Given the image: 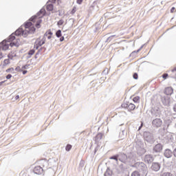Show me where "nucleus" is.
<instances>
[{"label": "nucleus", "instance_id": "obj_1", "mask_svg": "<svg viewBox=\"0 0 176 176\" xmlns=\"http://www.w3.org/2000/svg\"><path fill=\"white\" fill-rule=\"evenodd\" d=\"M35 31H36V28L35 27H32L30 29H26L23 30V28H19L17 29L14 33L16 36H23V38H27L28 34H35Z\"/></svg>", "mask_w": 176, "mask_h": 176}, {"label": "nucleus", "instance_id": "obj_2", "mask_svg": "<svg viewBox=\"0 0 176 176\" xmlns=\"http://www.w3.org/2000/svg\"><path fill=\"white\" fill-rule=\"evenodd\" d=\"M132 167L137 168L140 173H142V176L148 175V166L145 163L142 162H138L132 165Z\"/></svg>", "mask_w": 176, "mask_h": 176}, {"label": "nucleus", "instance_id": "obj_3", "mask_svg": "<svg viewBox=\"0 0 176 176\" xmlns=\"http://www.w3.org/2000/svg\"><path fill=\"white\" fill-rule=\"evenodd\" d=\"M144 138L148 144H153L155 142V138H153V134L151 133V132H144Z\"/></svg>", "mask_w": 176, "mask_h": 176}, {"label": "nucleus", "instance_id": "obj_4", "mask_svg": "<svg viewBox=\"0 0 176 176\" xmlns=\"http://www.w3.org/2000/svg\"><path fill=\"white\" fill-rule=\"evenodd\" d=\"M43 173V168L41 166H35L33 170L30 173V176L41 175Z\"/></svg>", "mask_w": 176, "mask_h": 176}, {"label": "nucleus", "instance_id": "obj_5", "mask_svg": "<svg viewBox=\"0 0 176 176\" xmlns=\"http://www.w3.org/2000/svg\"><path fill=\"white\" fill-rule=\"evenodd\" d=\"M45 13H46V10L44 8H42L36 14V15H34L30 19V21H34V20H35V19H36L37 17H38L39 19H41V17H43V16H45Z\"/></svg>", "mask_w": 176, "mask_h": 176}, {"label": "nucleus", "instance_id": "obj_6", "mask_svg": "<svg viewBox=\"0 0 176 176\" xmlns=\"http://www.w3.org/2000/svg\"><path fill=\"white\" fill-rule=\"evenodd\" d=\"M14 39H16V36H14V33H12L7 40L4 41H6V42H7V43L8 44V47L9 46L13 47V46H16V43L13 42Z\"/></svg>", "mask_w": 176, "mask_h": 176}, {"label": "nucleus", "instance_id": "obj_7", "mask_svg": "<svg viewBox=\"0 0 176 176\" xmlns=\"http://www.w3.org/2000/svg\"><path fill=\"white\" fill-rule=\"evenodd\" d=\"M152 124L153 127L159 129V127H162V125L163 124V120H162L160 118L153 119L152 121Z\"/></svg>", "mask_w": 176, "mask_h": 176}, {"label": "nucleus", "instance_id": "obj_8", "mask_svg": "<svg viewBox=\"0 0 176 176\" xmlns=\"http://www.w3.org/2000/svg\"><path fill=\"white\" fill-rule=\"evenodd\" d=\"M162 168V165L159 162H153L151 164V170L152 171H155V173H157Z\"/></svg>", "mask_w": 176, "mask_h": 176}, {"label": "nucleus", "instance_id": "obj_9", "mask_svg": "<svg viewBox=\"0 0 176 176\" xmlns=\"http://www.w3.org/2000/svg\"><path fill=\"white\" fill-rule=\"evenodd\" d=\"M153 160H155V158L151 154L146 155L144 157V162L147 163V164H151V163H153Z\"/></svg>", "mask_w": 176, "mask_h": 176}, {"label": "nucleus", "instance_id": "obj_10", "mask_svg": "<svg viewBox=\"0 0 176 176\" xmlns=\"http://www.w3.org/2000/svg\"><path fill=\"white\" fill-rule=\"evenodd\" d=\"M160 115H162V113L160 112V109H159L158 108L151 110V118L153 119L155 118H160Z\"/></svg>", "mask_w": 176, "mask_h": 176}, {"label": "nucleus", "instance_id": "obj_11", "mask_svg": "<svg viewBox=\"0 0 176 176\" xmlns=\"http://www.w3.org/2000/svg\"><path fill=\"white\" fill-rule=\"evenodd\" d=\"M118 160H120L121 163H124V164H126V163H127L128 162L127 155L124 153L118 154Z\"/></svg>", "mask_w": 176, "mask_h": 176}, {"label": "nucleus", "instance_id": "obj_12", "mask_svg": "<svg viewBox=\"0 0 176 176\" xmlns=\"http://www.w3.org/2000/svg\"><path fill=\"white\" fill-rule=\"evenodd\" d=\"M128 160L131 163H135V161L137 160V155L135 153H130L128 154Z\"/></svg>", "mask_w": 176, "mask_h": 176}, {"label": "nucleus", "instance_id": "obj_13", "mask_svg": "<svg viewBox=\"0 0 176 176\" xmlns=\"http://www.w3.org/2000/svg\"><path fill=\"white\" fill-rule=\"evenodd\" d=\"M162 151H163V145H162V144L160 143L156 144L153 147V152H155V153H160Z\"/></svg>", "mask_w": 176, "mask_h": 176}, {"label": "nucleus", "instance_id": "obj_14", "mask_svg": "<svg viewBox=\"0 0 176 176\" xmlns=\"http://www.w3.org/2000/svg\"><path fill=\"white\" fill-rule=\"evenodd\" d=\"M161 100L164 105L165 106L170 105V97L167 96H162Z\"/></svg>", "mask_w": 176, "mask_h": 176}, {"label": "nucleus", "instance_id": "obj_15", "mask_svg": "<svg viewBox=\"0 0 176 176\" xmlns=\"http://www.w3.org/2000/svg\"><path fill=\"white\" fill-rule=\"evenodd\" d=\"M2 49V50H8L9 49V44H8V42L6 41L3 40L0 43V50Z\"/></svg>", "mask_w": 176, "mask_h": 176}, {"label": "nucleus", "instance_id": "obj_16", "mask_svg": "<svg viewBox=\"0 0 176 176\" xmlns=\"http://www.w3.org/2000/svg\"><path fill=\"white\" fill-rule=\"evenodd\" d=\"M164 156H165V157H166L167 159L173 157V151H171V150L168 148H166L164 152Z\"/></svg>", "mask_w": 176, "mask_h": 176}, {"label": "nucleus", "instance_id": "obj_17", "mask_svg": "<svg viewBox=\"0 0 176 176\" xmlns=\"http://www.w3.org/2000/svg\"><path fill=\"white\" fill-rule=\"evenodd\" d=\"M174 93V89L171 87H168L164 89V94L166 96H171Z\"/></svg>", "mask_w": 176, "mask_h": 176}, {"label": "nucleus", "instance_id": "obj_18", "mask_svg": "<svg viewBox=\"0 0 176 176\" xmlns=\"http://www.w3.org/2000/svg\"><path fill=\"white\" fill-rule=\"evenodd\" d=\"M45 42H46V38H43L41 40V38H38L36 41V43H37L38 46H42L43 45H45Z\"/></svg>", "mask_w": 176, "mask_h": 176}, {"label": "nucleus", "instance_id": "obj_19", "mask_svg": "<svg viewBox=\"0 0 176 176\" xmlns=\"http://www.w3.org/2000/svg\"><path fill=\"white\" fill-rule=\"evenodd\" d=\"M146 153V149H145L144 147H140L138 149L137 153L139 155V156H142V155H144Z\"/></svg>", "mask_w": 176, "mask_h": 176}, {"label": "nucleus", "instance_id": "obj_20", "mask_svg": "<svg viewBox=\"0 0 176 176\" xmlns=\"http://www.w3.org/2000/svg\"><path fill=\"white\" fill-rule=\"evenodd\" d=\"M102 133H98L96 136L94 138V141L96 142V144H98L101 140H102Z\"/></svg>", "mask_w": 176, "mask_h": 176}, {"label": "nucleus", "instance_id": "obj_21", "mask_svg": "<svg viewBox=\"0 0 176 176\" xmlns=\"http://www.w3.org/2000/svg\"><path fill=\"white\" fill-rule=\"evenodd\" d=\"M134 109H135V104H133V103H129L128 104V111H134Z\"/></svg>", "mask_w": 176, "mask_h": 176}, {"label": "nucleus", "instance_id": "obj_22", "mask_svg": "<svg viewBox=\"0 0 176 176\" xmlns=\"http://www.w3.org/2000/svg\"><path fill=\"white\" fill-rule=\"evenodd\" d=\"M104 176H112V171L109 168H107Z\"/></svg>", "mask_w": 176, "mask_h": 176}, {"label": "nucleus", "instance_id": "obj_23", "mask_svg": "<svg viewBox=\"0 0 176 176\" xmlns=\"http://www.w3.org/2000/svg\"><path fill=\"white\" fill-rule=\"evenodd\" d=\"M25 28L26 30H29L30 28H32V22H26L25 23Z\"/></svg>", "mask_w": 176, "mask_h": 176}, {"label": "nucleus", "instance_id": "obj_24", "mask_svg": "<svg viewBox=\"0 0 176 176\" xmlns=\"http://www.w3.org/2000/svg\"><path fill=\"white\" fill-rule=\"evenodd\" d=\"M140 50H141V49H139V50H138L136 51L132 52L131 54H130V57H135V56H136L137 54L138 53H140Z\"/></svg>", "mask_w": 176, "mask_h": 176}, {"label": "nucleus", "instance_id": "obj_25", "mask_svg": "<svg viewBox=\"0 0 176 176\" xmlns=\"http://www.w3.org/2000/svg\"><path fill=\"white\" fill-rule=\"evenodd\" d=\"M53 9H54L53 4H48L47 6V10L48 12H52L53 10Z\"/></svg>", "mask_w": 176, "mask_h": 176}, {"label": "nucleus", "instance_id": "obj_26", "mask_svg": "<svg viewBox=\"0 0 176 176\" xmlns=\"http://www.w3.org/2000/svg\"><path fill=\"white\" fill-rule=\"evenodd\" d=\"M131 176H141V173L138 170H134L131 173Z\"/></svg>", "mask_w": 176, "mask_h": 176}, {"label": "nucleus", "instance_id": "obj_27", "mask_svg": "<svg viewBox=\"0 0 176 176\" xmlns=\"http://www.w3.org/2000/svg\"><path fill=\"white\" fill-rule=\"evenodd\" d=\"M136 144L140 146V148L144 147V142H142L141 140L136 141Z\"/></svg>", "mask_w": 176, "mask_h": 176}, {"label": "nucleus", "instance_id": "obj_28", "mask_svg": "<svg viewBox=\"0 0 176 176\" xmlns=\"http://www.w3.org/2000/svg\"><path fill=\"white\" fill-rule=\"evenodd\" d=\"M62 34H61V30H58V31H56V36L57 37V38H61V36H62Z\"/></svg>", "mask_w": 176, "mask_h": 176}, {"label": "nucleus", "instance_id": "obj_29", "mask_svg": "<svg viewBox=\"0 0 176 176\" xmlns=\"http://www.w3.org/2000/svg\"><path fill=\"white\" fill-rule=\"evenodd\" d=\"M109 159L111 160H116L118 162V160H119L118 154L116 155L111 156Z\"/></svg>", "mask_w": 176, "mask_h": 176}, {"label": "nucleus", "instance_id": "obj_30", "mask_svg": "<svg viewBox=\"0 0 176 176\" xmlns=\"http://www.w3.org/2000/svg\"><path fill=\"white\" fill-rule=\"evenodd\" d=\"M42 23V19H38L37 21H36V27L37 28H39L41 27V23Z\"/></svg>", "mask_w": 176, "mask_h": 176}, {"label": "nucleus", "instance_id": "obj_31", "mask_svg": "<svg viewBox=\"0 0 176 176\" xmlns=\"http://www.w3.org/2000/svg\"><path fill=\"white\" fill-rule=\"evenodd\" d=\"M161 176H173V174L169 172H165L161 174Z\"/></svg>", "mask_w": 176, "mask_h": 176}, {"label": "nucleus", "instance_id": "obj_32", "mask_svg": "<svg viewBox=\"0 0 176 176\" xmlns=\"http://www.w3.org/2000/svg\"><path fill=\"white\" fill-rule=\"evenodd\" d=\"M115 35L110 36L107 38L106 42H111L113 39V38H115Z\"/></svg>", "mask_w": 176, "mask_h": 176}, {"label": "nucleus", "instance_id": "obj_33", "mask_svg": "<svg viewBox=\"0 0 176 176\" xmlns=\"http://www.w3.org/2000/svg\"><path fill=\"white\" fill-rule=\"evenodd\" d=\"M121 107H122V108H125V109H129V102L122 103Z\"/></svg>", "mask_w": 176, "mask_h": 176}, {"label": "nucleus", "instance_id": "obj_34", "mask_svg": "<svg viewBox=\"0 0 176 176\" xmlns=\"http://www.w3.org/2000/svg\"><path fill=\"white\" fill-rule=\"evenodd\" d=\"M133 102H140V96H135L133 99Z\"/></svg>", "mask_w": 176, "mask_h": 176}, {"label": "nucleus", "instance_id": "obj_35", "mask_svg": "<svg viewBox=\"0 0 176 176\" xmlns=\"http://www.w3.org/2000/svg\"><path fill=\"white\" fill-rule=\"evenodd\" d=\"M72 148V146L71 144H67V145L66 146V148H65V149H66V151H67V152H69Z\"/></svg>", "mask_w": 176, "mask_h": 176}, {"label": "nucleus", "instance_id": "obj_36", "mask_svg": "<svg viewBox=\"0 0 176 176\" xmlns=\"http://www.w3.org/2000/svg\"><path fill=\"white\" fill-rule=\"evenodd\" d=\"M120 138L123 140L124 138V130H122L121 133H120Z\"/></svg>", "mask_w": 176, "mask_h": 176}, {"label": "nucleus", "instance_id": "obj_37", "mask_svg": "<svg viewBox=\"0 0 176 176\" xmlns=\"http://www.w3.org/2000/svg\"><path fill=\"white\" fill-rule=\"evenodd\" d=\"M48 173H50L51 175H54V174H56V172H54V170H53L52 168H49Z\"/></svg>", "mask_w": 176, "mask_h": 176}, {"label": "nucleus", "instance_id": "obj_38", "mask_svg": "<svg viewBox=\"0 0 176 176\" xmlns=\"http://www.w3.org/2000/svg\"><path fill=\"white\" fill-rule=\"evenodd\" d=\"M64 24V20L60 19L59 20V21H58L57 23V25H58V27H60V25H63Z\"/></svg>", "mask_w": 176, "mask_h": 176}, {"label": "nucleus", "instance_id": "obj_39", "mask_svg": "<svg viewBox=\"0 0 176 176\" xmlns=\"http://www.w3.org/2000/svg\"><path fill=\"white\" fill-rule=\"evenodd\" d=\"M15 71H16V72H23V69L18 66L15 68Z\"/></svg>", "mask_w": 176, "mask_h": 176}, {"label": "nucleus", "instance_id": "obj_40", "mask_svg": "<svg viewBox=\"0 0 176 176\" xmlns=\"http://www.w3.org/2000/svg\"><path fill=\"white\" fill-rule=\"evenodd\" d=\"M34 53H35V50H30L28 52L29 56H32Z\"/></svg>", "mask_w": 176, "mask_h": 176}, {"label": "nucleus", "instance_id": "obj_41", "mask_svg": "<svg viewBox=\"0 0 176 176\" xmlns=\"http://www.w3.org/2000/svg\"><path fill=\"white\" fill-rule=\"evenodd\" d=\"M133 79H135V80L138 79V74L134 73L133 75Z\"/></svg>", "mask_w": 176, "mask_h": 176}, {"label": "nucleus", "instance_id": "obj_42", "mask_svg": "<svg viewBox=\"0 0 176 176\" xmlns=\"http://www.w3.org/2000/svg\"><path fill=\"white\" fill-rule=\"evenodd\" d=\"M36 56H39V54H42V48L39 49L38 52L36 53Z\"/></svg>", "mask_w": 176, "mask_h": 176}, {"label": "nucleus", "instance_id": "obj_43", "mask_svg": "<svg viewBox=\"0 0 176 176\" xmlns=\"http://www.w3.org/2000/svg\"><path fill=\"white\" fill-rule=\"evenodd\" d=\"M168 76V74L167 73H165L162 75L163 79H167Z\"/></svg>", "mask_w": 176, "mask_h": 176}, {"label": "nucleus", "instance_id": "obj_44", "mask_svg": "<svg viewBox=\"0 0 176 176\" xmlns=\"http://www.w3.org/2000/svg\"><path fill=\"white\" fill-rule=\"evenodd\" d=\"M28 67H30V65H25L22 67V71L23 69H28Z\"/></svg>", "mask_w": 176, "mask_h": 176}, {"label": "nucleus", "instance_id": "obj_45", "mask_svg": "<svg viewBox=\"0 0 176 176\" xmlns=\"http://www.w3.org/2000/svg\"><path fill=\"white\" fill-rule=\"evenodd\" d=\"M102 74H103V75H108V69H105L102 72Z\"/></svg>", "mask_w": 176, "mask_h": 176}, {"label": "nucleus", "instance_id": "obj_46", "mask_svg": "<svg viewBox=\"0 0 176 176\" xmlns=\"http://www.w3.org/2000/svg\"><path fill=\"white\" fill-rule=\"evenodd\" d=\"M76 12V8L74 7L71 13H72V14H75Z\"/></svg>", "mask_w": 176, "mask_h": 176}, {"label": "nucleus", "instance_id": "obj_47", "mask_svg": "<svg viewBox=\"0 0 176 176\" xmlns=\"http://www.w3.org/2000/svg\"><path fill=\"white\" fill-rule=\"evenodd\" d=\"M10 71H14V69L13 67L9 68L6 70V72H10Z\"/></svg>", "mask_w": 176, "mask_h": 176}, {"label": "nucleus", "instance_id": "obj_48", "mask_svg": "<svg viewBox=\"0 0 176 176\" xmlns=\"http://www.w3.org/2000/svg\"><path fill=\"white\" fill-rule=\"evenodd\" d=\"M38 48H39V45H38L37 43H36V45H34V49H36V50H38Z\"/></svg>", "mask_w": 176, "mask_h": 176}, {"label": "nucleus", "instance_id": "obj_49", "mask_svg": "<svg viewBox=\"0 0 176 176\" xmlns=\"http://www.w3.org/2000/svg\"><path fill=\"white\" fill-rule=\"evenodd\" d=\"M173 109L174 112H175V113H176V103L173 105Z\"/></svg>", "mask_w": 176, "mask_h": 176}, {"label": "nucleus", "instance_id": "obj_50", "mask_svg": "<svg viewBox=\"0 0 176 176\" xmlns=\"http://www.w3.org/2000/svg\"><path fill=\"white\" fill-rule=\"evenodd\" d=\"M10 78H12V74H8L6 76V79H10Z\"/></svg>", "mask_w": 176, "mask_h": 176}, {"label": "nucleus", "instance_id": "obj_51", "mask_svg": "<svg viewBox=\"0 0 176 176\" xmlns=\"http://www.w3.org/2000/svg\"><path fill=\"white\" fill-rule=\"evenodd\" d=\"M174 10H175V7H173V8L170 9V13H174Z\"/></svg>", "mask_w": 176, "mask_h": 176}, {"label": "nucleus", "instance_id": "obj_52", "mask_svg": "<svg viewBox=\"0 0 176 176\" xmlns=\"http://www.w3.org/2000/svg\"><path fill=\"white\" fill-rule=\"evenodd\" d=\"M82 2H83V0H77V3H78V5H80Z\"/></svg>", "mask_w": 176, "mask_h": 176}, {"label": "nucleus", "instance_id": "obj_53", "mask_svg": "<svg viewBox=\"0 0 176 176\" xmlns=\"http://www.w3.org/2000/svg\"><path fill=\"white\" fill-rule=\"evenodd\" d=\"M4 64H9V59L4 60Z\"/></svg>", "mask_w": 176, "mask_h": 176}, {"label": "nucleus", "instance_id": "obj_54", "mask_svg": "<svg viewBox=\"0 0 176 176\" xmlns=\"http://www.w3.org/2000/svg\"><path fill=\"white\" fill-rule=\"evenodd\" d=\"M63 41H64V36H60V42H63Z\"/></svg>", "mask_w": 176, "mask_h": 176}, {"label": "nucleus", "instance_id": "obj_55", "mask_svg": "<svg viewBox=\"0 0 176 176\" xmlns=\"http://www.w3.org/2000/svg\"><path fill=\"white\" fill-rule=\"evenodd\" d=\"M47 32H48V35H53V32H52V31L48 30Z\"/></svg>", "mask_w": 176, "mask_h": 176}, {"label": "nucleus", "instance_id": "obj_56", "mask_svg": "<svg viewBox=\"0 0 176 176\" xmlns=\"http://www.w3.org/2000/svg\"><path fill=\"white\" fill-rule=\"evenodd\" d=\"M22 72H23V75H25V74H27V72H28V71H27V70L23 71L22 70Z\"/></svg>", "mask_w": 176, "mask_h": 176}, {"label": "nucleus", "instance_id": "obj_57", "mask_svg": "<svg viewBox=\"0 0 176 176\" xmlns=\"http://www.w3.org/2000/svg\"><path fill=\"white\" fill-rule=\"evenodd\" d=\"M20 98V96L19 95L15 96V100H19Z\"/></svg>", "mask_w": 176, "mask_h": 176}, {"label": "nucleus", "instance_id": "obj_58", "mask_svg": "<svg viewBox=\"0 0 176 176\" xmlns=\"http://www.w3.org/2000/svg\"><path fill=\"white\" fill-rule=\"evenodd\" d=\"M142 126H144V124L142 122L140 126L139 127V130H141V128L142 127Z\"/></svg>", "mask_w": 176, "mask_h": 176}, {"label": "nucleus", "instance_id": "obj_59", "mask_svg": "<svg viewBox=\"0 0 176 176\" xmlns=\"http://www.w3.org/2000/svg\"><path fill=\"white\" fill-rule=\"evenodd\" d=\"M47 35H49L48 32L45 33L44 36H47Z\"/></svg>", "mask_w": 176, "mask_h": 176}, {"label": "nucleus", "instance_id": "obj_60", "mask_svg": "<svg viewBox=\"0 0 176 176\" xmlns=\"http://www.w3.org/2000/svg\"><path fill=\"white\" fill-rule=\"evenodd\" d=\"M175 71H176V67L172 69V72H175Z\"/></svg>", "mask_w": 176, "mask_h": 176}, {"label": "nucleus", "instance_id": "obj_61", "mask_svg": "<svg viewBox=\"0 0 176 176\" xmlns=\"http://www.w3.org/2000/svg\"><path fill=\"white\" fill-rule=\"evenodd\" d=\"M3 83H5V81H1V82H0V86H2V84Z\"/></svg>", "mask_w": 176, "mask_h": 176}, {"label": "nucleus", "instance_id": "obj_62", "mask_svg": "<svg viewBox=\"0 0 176 176\" xmlns=\"http://www.w3.org/2000/svg\"><path fill=\"white\" fill-rule=\"evenodd\" d=\"M2 57H3V56L2 55V53L0 52V59L2 58Z\"/></svg>", "mask_w": 176, "mask_h": 176}, {"label": "nucleus", "instance_id": "obj_63", "mask_svg": "<svg viewBox=\"0 0 176 176\" xmlns=\"http://www.w3.org/2000/svg\"><path fill=\"white\" fill-rule=\"evenodd\" d=\"M47 39H52V35L47 36Z\"/></svg>", "mask_w": 176, "mask_h": 176}, {"label": "nucleus", "instance_id": "obj_64", "mask_svg": "<svg viewBox=\"0 0 176 176\" xmlns=\"http://www.w3.org/2000/svg\"><path fill=\"white\" fill-rule=\"evenodd\" d=\"M38 55H36H36H35V56H34V58H38Z\"/></svg>", "mask_w": 176, "mask_h": 176}]
</instances>
